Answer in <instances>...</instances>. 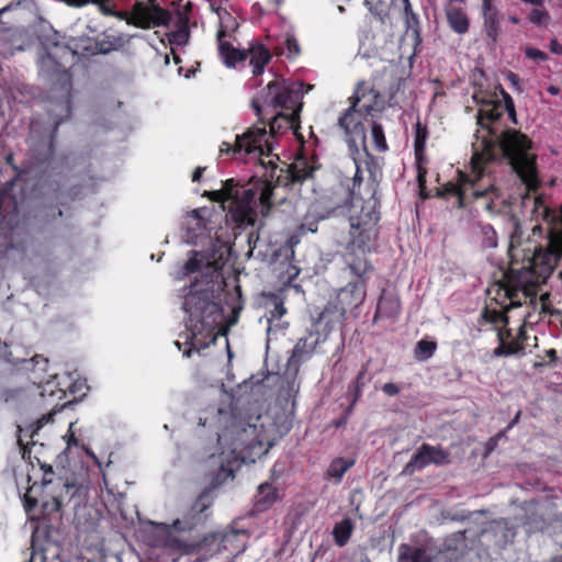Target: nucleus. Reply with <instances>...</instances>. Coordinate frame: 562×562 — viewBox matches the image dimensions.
<instances>
[{
	"label": "nucleus",
	"mask_w": 562,
	"mask_h": 562,
	"mask_svg": "<svg viewBox=\"0 0 562 562\" xmlns=\"http://www.w3.org/2000/svg\"><path fill=\"white\" fill-rule=\"evenodd\" d=\"M506 79L510 83L513 89H515L517 92H522L524 89L520 82V78L517 74L508 71V74L506 75Z\"/></svg>",
	"instance_id": "52"
},
{
	"label": "nucleus",
	"mask_w": 562,
	"mask_h": 562,
	"mask_svg": "<svg viewBox=\"0 0 562 562\" xmlns=\"http://www.w3.org/2000/svg\"><path fill=\"white\" fill-rule=\"evenodd\" d=\"M65 3H67L70 7H83L88 3H92V0H63Z\"/></svg>",
	"instance_id": "58"
},
{
	"label": "nucleus",
	"mask_w": 562,
	"mask_h": 562,
	"mask_svg": "<svg viewBox=\"0 0 562 562\" xmlns=\"http://www.w3.org/2000/svg\"><path fill=\"white\" fill-rule=\"evenodd\" d=\"M371 380L368 376V363L363 364L361 370L358 372L356 379L350 382L348 385V394L351 397L350 405L355 406L357 402L361 398L363 389L367 383Z\"/></svg>",
	"instance_id": "29"
},
{
	"label": "nucleus",
	"mask_w": 562,
	"mask_h": 562,
	"mask_svg": "<svg viewBox=\"0 0 562 562\" xmlns=\"http://www.w3.org/2000/svg\"><path fill=\"white\" fill-rule=\"evenodd\" d=\"M311 353L312 351L307 349V339L300 338L293 348L291 360H301Z\"/></svg>",
	"instance_id": "47"
},
{
	"label": "nucleus",
	"mask_w": 562,
	"mask_h": 562,
	"mask_svg": "<svg viewBox=\"0 0 562 562\" xmlns=\"http://www.w3.org/2000/svg\"><path fill=\"white\" fill-rule=\"evenodd\" d=\"M382 392L387 396H396L400 394L401 387L393 382H389L382 386Z\"/></svg>",
	"instance_id": "53"
},
{
	"label": "nucleus",
	"mask_w": 562,
	"mask_h": 562,
	"mask_svg": "<svg viewBox=\"0 0 562 562\" xmlns=\"http://www.w3.org/2000/svg\"><path fill=\"white\" fill-rule=\"evenodd\" d=\"M224 36L225 32L223 30L218 31V53L224 63L229 67H234L237 63L247 60V52L237 49L231 43L222 41Z\"/></svg>",
	"instance_id": "26"
},
{
	"label": "nucleus",
	"mask_w": 562,
	"mask_h": 562,
	"mask_svg": "<svg viewBox=\"0 0 562 562\" xmlns=\"http://www.w3.org/2000/svg\"><path fill=\"white\" fill-rule=\"evenodd\" d=\"M398 562H432L435 555L427 546L401 543L397 549Z\"/></svg>",
	"instance_id": "22"
},
{
	"label": "nucleus",
	"mask_w": 562,
	"mask_h": 562,
	"mask_svg": "<svg viewBox=\"0 0 562 562\" xmlns=\"http://www.w3.org/2000/svg\"><path fill=\"white\" fill-rule=\"evenodd\" d=\"M473 173L470 168V173L458 170V180L457 182H447L443 187V192L447 195L457 198V206L459 209L465 207L468 205L469 192H470V183H472Z\"/></svg>",
	"instance_id": "19"
},
{
	"label": "nucleus",
	"mask_w": 562,
	"mask_h": 562,
	"mask_svg": "<svg viewBox=\"0 0 562 562\" xmlns=\"http://www.w3.org/2000/svg\"><path fill=\"white\" fill-rule=\"evenodd\" d=\"M207 461L212 464H218L217 472L214 474L211 482L212 488L220 487L227 480L235 477L233 463L236 462V460H231L228 457H225L224 453H221L217 457L214 454L210 456Z\"/></svg>",
	"instance_id": "21"
},
{
	"label": "nucleus",
	"mask_w": 562,
	"mask_h": 562,
	"mask_svg": "<svg viewBox=\"0 0 562 562\" xmlns=\"http://www.w3.org/2000/svg\"><path fill=\"white\" fill-rule=\"evenodd\" d=\"M507 20L509 23H512L514 25H518L521 22L520 18L516 14H509Z\"/></svg>",
	"instance_id": "64"
},
{
	"label": "nucleus",
	"mask_w": 562,
	"mask_h": 562,
	"mask_svg": "<svg viewBox=\"0 0 562 562\" xmlns=\"http://www.w3.org/2000/svg\"><path fill=\"white\" fill-rule=\"evenodd\" d=\"M303 94L300 89L282 79L270 81L251 100V106L259 121L274 112L302 110Z\"/></svg>",
	"instance_id": "10"
},
{
	"label": "nucleus",
	"mask_w": 562,
	"mask_h": 562,
	"mask_svg": "<svg viewBox=\"0 0 562 562\" xmlns=\"http://www.w3.org/2000/svg\"><path fill=\"white\" fill-rule=\"evenodd\" d=\"M55 209L56 206H48L47 207V212H46V217H50L52 220H56L57 217H61L63 216V211L61 210H57V212H55Z\"/></svg>",
	"instance_id": "57"
},
{
	"label": "nucleus",
	"mask_w": 562,
	"mask_h": 562,
	"mask_svg": "<svg viewBox=\"0 0 562 562\" xmlns=\"http://www.w3.org/2000/svg\"><path fill=\"white\" fill-rule=\"evenodd\" d=\"M429 136V132L426 124H423L419 120L414 125V149H426V143Z\"/></svg>",
	"instance_id": "42"
},
{
	"label": "nucleus",
	"mask_w": 562,
	"mask_h": 562,
	"mask_svg": "<svg viewBox=\"0 0 562 562\" xmlns=\"http://www.w3.org/2000/svg\"><path fill=\"white\" fill-rule=\"evenodd\" d=\"M301 110L281 111L259 121L247 128L241 135H236L234 143L223 142L220 146L221 156H232L234 159L254 160L265 169L263 177L274 181L276 187L293 188L313 177L314 167L306 159L295 160L285 168L278 166L279 156L273 154V138L292 130L300 137Z\"/></svg>",
	"instance_id": "2"
},
{
	"label": "nucleus",
	"mask_w": 562,
	"mask_h": 562,
	"mask_svg": "<svg viewBox=\"0 0 562 562\" xmlns=\"http://www.w3.org/2000/svg\"><path fill=\"white\" fill-rule=\"evenodd\" d=\"M204 171H205L204 167H196L192 173V181L193 182L200 181Z\"/></svg>",
	"instance_id": "60"
},
{
	"label": "nucleus",
	"mask_w": 562,
	"mask_h": 562,
	"mask_svg": "<svg viewBox=\"0 0 562 562\" xmlns=\"http://www.w3.org/2000/svg\"><path fill=\"white\" fill-rule=\"evenodd\" d=\"M111 0H92V3L98 4L100 7V10L106 14L116 16L119 13L114 10V5H110Z\"/></svg>",
	"instance_id": "51"
},
{
	"label": "nucleus",
	"mask_w": 562,
	"mask_h": 562,
	"mask_svg": "<svg viewBox=\"0 0 562 562\" xmlns=\"http://www.w3.org/2000/svg\"><path fill=\"white\" fill-rule=\"evenodd\" d=\"M274 181L269 177H251L247 182L227 179L220 190L204 193L211 201L228 203L227 215L237 228L252 226L257 220V203L266 214L273 205Z\"/></svg>",
	"instance_id": "4"
},
{
	"label": "nucleus",
	"mask_w": 562,
	"mask_h": 562,
	"mask_svg": "<svg viewBox=\"0 0 562 562\" xmlns=\"http://www.w3.org/2000/svg\"><path fill=\"white\" fill-rule=\"evenodd\" d=\"M82 192L80 186H72L67 191H60L59 188L55 189V200L58 205L67 206L70 202L76 201Z\"/></svg>",
	"instance_id": "38"
},
{
	"label": "nucleus",
	"mask_w": 562,
	"mask_h": 562,
	"mask_svg": "<svg viewBox=\"0 0 562 562\" xmlns=\"http://www.w3.org/2000/svg\"><path fill=\"white\" fill-rule=\"evenodd\" d=\"M371 136L374 148L378 151H385L389 149V145L384 135V130L380 123L373 121L371 126Z\"/></svg>",
	"instance_id": "40"
},
{
	"label": "nucleus",
	"mask_w": 562,
	"mask_h": 562,
	"mask_svg": "<svg viewBox=\"0 0 562 562\" xmlns=\"http://www.w3.org/2000/svg\"><path fill=\"white\" fill-rule=\"evenodd\" d=\"M353 528V524L349 518H345L337 522L333 529V536L336 544L339 547L347 544L352 535Z\"/></svg>",
	"instance_id": "35"
},
{
	"label": "nucleus",
	"mask_w": 562,
	"mask_h": 562,
	"mask_svg": "<svg viewBox=\"0 0 562 562\" xmlns=\"http://www.w3.org/2000/svg\"><path fill=\"white\" fill-rule=\"evenodd\" d=\"M213 503L214 496L212 488L203 490L182 517L172 521V530L179 533L202 531L212 515L211 507Z\"/></svg>",
	"instance_id": "12"
},
{
	"label": "nucleus",
	"mask_w": 562,
	"mask_h": 562,
	"mask_svg": "<svg viewBox=\"0 0 562 562\" xmlns=\"http://www.w3.org/2000/svg\"><path fill=\"white\" fill-rule=\"evenodd\" d=\"M189 16L184 13H178L177 15V30L167 34L170 44L184 45L187 44L190 32H189Z\"/></svg>",
	"instance_id": "31"
},
{
	"label": "nucleus",
	"mask_w": 562,
	"mask_h": 562,
	"mask_svg": "<svg viewBox=\"0 0 562 562\" xmlns=\"http://www.w3.org/2000/svg\"><path fill=\"white\" fill-rule=\"evenodd\" d=\"M391 7H398L402 10L407 30L417 31L419 20L418 15L413 11L409 0H391Z\"/></svg>",
	"instance_id": "34"
},
{
	"label": "nucleus",
	"mask_w": 562,
	"mask_h": 562,
	"mask_svg": "<svg viewBox=\"0 0 562 562\" xmlns=\"http://www.w3.org/2000/svg\"><path fill=\"white\" fill-rule=\"evenodd\" d=\"M367 117L363 111L350 102V105L338 117V126L349 137L361 136L364 139L366 128L363 119Z\"/></svg>",
	"instance_id": "17"
},
{
	"label": "nucleus",
	"mask_w": 562,
	"mask_h": 562,
	"mask_svg": "<svg viewBox=\"0 0 562 562\" xmlns=\"http://www.w3.org/2000/svg\"><path fill=\"white\" fill-rule=\"evenodd\" d=\"M278 497L276 487L266 482L258 486L256 495V506L259 510L268 509L273 505Z\"/></svg>",
	"instance_id": "33"
},
{
	"label": "nucleus",
	"mask_w": 562,
	"mask_h": 562,
	"mask_svg": "<svg viewBox=\"0 0 562 562\" xmlns=\"http://www.w3.org/2000/svg\"><path fill=\"white\" fill-rule=\"evenodd\" d=\"M525 56L538 63L546 61L548 59V55L544 52L531 46H527L525 48Z\"/></svg>",
	"instance_id": "49"
},
{
	"label": "nucleus",
	"mask_w": 562,
	"mask_h": 562,
	"mask_svg": "<svg viewBox=\"0 0 562 562\" xmlns=\"http://www.w3.org/2000/svg\"><path fill=\"white\" fill-rule=\"evenodd\" d=\"M436 349V341L420 339L415 347V357L418 360H427L434 356Z\"/></svg>",
	"instance_id": "39"
},
{
	"label": "nucleus",
	"mask_w": 562,
	"mask_h": 562,
	"mask_svg": "<svg viewBox=\"0 0 562 562\" xmlns=\"http://www.w3.org/2000/svg\"><path fill=\"white\" fill-rule=\"evenodd\" d=\"M248 54L249 64L252 66L254 76H260L271 59L269 49L261 43L251 44Z\"/></svg>",
	"instance_id": "24"
},
{
	"label": "nucleus",
	"mask_w": 562,
	"mask_h": 562,
	"mask_svg": "<svg viewBox=\"0 0 562 562\" xmlns=\"http://www.w3.org/2000/svg\"><path fill=\"white\" fill-rule=\"evenodd\" d=\"M367 285L362 280H351L345 286L335 291L324 310L316 318V324L331 329L345 319L348 312L357 310L364 302Z\"/></svg>",
	"instance_id": "11"
},
{
	"label": "nucleus",
	"mask_w": 562,
	"mask_h": 562,
	"mask_svg": "<svg viewBox=\"0 0 562 562\" xmlns=\"http://www.w3.org/2000/svg\"><path fill=\"white\" fill-rule=\"evenodd\" d=\"M527 19L531 24H535L537 26H547L550 22L551 16H550L548 10L543 5V7H533L530 10Z\"/></svg>",
	"instance_id": "41"
},
{
	"label": "nucleus",
	"mask_w": 562,
	"mask_h": 562,
	"mask_svg": "<svg viewBox=\"0 0 562 562\" xmlns=\"http://www.w3.org/2000/svg\"><path fill=\"white\" fill-rule=\"evenodd\" d=\"M482 232L485 236V246L491 247V248L496 247L497 246V235H496V232L493 228V226L490 224H486V225L482 226Z\"/></svg>",
	"instance_id": "48"
},
{
	"label": "nucleus",
	"mask_w": 562,
	"mask_h": 562,
	"mask_svg": "<svg viewBox=\"0 0 562 562\" xmlns=\"http://www.w3.org/2000/svg\"><path fill=\"white\" fill-rule=\"evenodd\" d=\"M404 88H405V79L402 77L394 78L390 82L389 87V95H387V106L395 108L400 106L401 101L404 97Z\"/></svg>",
	"instance_id": "36"
},
{
	"label": "nucleus",
	"mask_w": 562,
	"mask_h": 562,
	"mask_svg": "<svg viewBox=\"0 0 562 562\" xmlns=\"http://www.w3.org/2000/svg\"><path fill=\"white\" fill-rule=\"evenodd\" d=\"M356 172L352 187H333L313 204L319 220L349 213V236L352 245L364 248L379 235L380 199L378 190L381 170L376 158L363 146V155L353 158Z\"/></svg>",
	"instance_id": "1"
},
{
	"label": "nucleus",
	"mask_w": 562,
	"mask_h": 562,
	"mask_svg": "<svg viewBox=\"0 0 562 562\" xmlns=\"http://www.w3.org/2000/svg\"><path fill=\"white\" fill-rule=\"evenodd\" d=\"M112 49H113V47H112L111 43L103 42V43L99 44V52L102 53V54H108Z\"/></svg>",
	"instance_id": "61"
},
{
	"label": "nucleus",
	"mask_w": 562,
	"mask_h": 562,
	"mask_svg": "<svg viewBox=\"0 0 562 562\" xmlns=\"http://www.w3.org/2000/svg\"><path fill=\"white\" fill-rule=\"evenodd\" d=\"M533 214L536 218H541L548 225L547 245L536 248L531 259L528 261L531 271L528 273H537V280H516L515 284L506 290V295L517 297L522 295L528 297L535 294L537 282H546L553 272L558 262L562 259V206L559 211L549 207L541 195L535 198Z\"/></svg>",
	"instance_id": "5"
},
{
	"label": "nucleus",
	"mask_w": 562,
	"mask_h": 562,
	"mask_svg": "<svg viewBox=\"0 0 562 562\" xmlns=\"http://www.w3.org/2000/svg\"><path fill=\"white\" fill-rule=\"evenodd\" d=\"M54 155L53 136L33 142L30 147L29 157L32 165L42 166L52 159Z\"/></svg>",
	"instance_id": "23"
},
{
	"label": "nucleus",
	"mask_w": 562,
	"mask_h": 562,
	"mask_svg": "<svg viewBox=\"0 0 562 562\" xmlns=\"http://www.w3.org/2000/svg\"><path fill=\"white\" fill-rule=\"evenodd\" d=\"M44 476H43V484L46 485V484H49L52 482V479L48 477V475H53L54 474V471H53V468L50 465H48L47 468H44Z\"/></svg>",
	"instance_id": "59"
},
{
	"label": "nucleus",
	"mask_w": 562,
	"mask_h": 562,
	"mask_svg": "<svg viewBox=\"0 0 562 562\" xmlns=\"http://www.w3.org/2000/svg\"><path fill=\"white\" fill-rule=\"evenodd\" d=\"M203 259L200 257L198 251H192V256L187 260L183 266L184 273L190 274L199 271L202 267Z\"/></svg>",
	"instance_id": "45"
},
{
	"label": "nucleus",
	"mask_w": 562,
	"mask_h": 562,
	"mask_svg": "<svg viewBox=\"0 0 562 562\" xmlns=\"http://www.w3.org/2000/svg\"><path fill=\"white\" fill-rule=\"evenodd\" d=\"M364 4L375 15L383 16L390 14V8L384 4L383 0H364Z\"/></svg>",
	"instance_id": "46"
},
{
	"label": "nucleus",
	"mask_w": 562,
	"mask_h": 562,
	"mask_svg": "<svg viewBox=\"0 0 562 562\" xmlns=\"http://www.w3.org/2000/svg\"><path fill=\"white\" fill-rule=\"evenodd\" d=\"M482 146L481 150H473L470 159L473 179L469 187L468 205L475 203L492 215L505 213L512 204L509 198L494 183L491 176H485L487 166L495 159L494 146L487 140Z\"/></svg>",
	"instance_id": "6"
},
{
	"label": "nucleus",
	"mask_w": 562,
	"mask_h": 562,
	"mask_svg": "<svg viewBox=\"0 0 562 562\" xmlns=\"http://www.w3.org/2000/svg\"><path fill=\"white\" fill-rule=\"evenodd\" d=\"M496 336L498 345L493 350V357L495 358H507L513 356H524L526 353L527 341L529 335L526 329V325L521 324L517 333L514 334L513 329L508 326H501L496 328Z\"/></svg>",
	"instance_id": "13"
},
{
	"label": "nucleus",
	"mask_w": 562,
	"mask_h": 562,
	"mask_svg": "<svg viewBox=\"0 0 562 562\" xmlns=\"http://www.w3.org/2000/svg\"><path fill=\"white\" fill-rule=\"evenodd\" d=\"M268 297L272 304V308L269 311V321L272 322L276 319H280L286 313L283 300L279 295L273 293H270Z\"/></svg>",
	"instance_id": "43"
},
{
	"label": "nucleus",
	"mask_w": 562,
	"mask_h": 562,
	"mask_svg": "<svg viewBox=\"0 0 562 562\" xmlns=\"http://www.w3.org/2000/svg\"><path fill=\"white\" fill-rule=\"evenodd\" d=\"M400 301L395 296L387 294L386 291L383 290L378 300L374 313V321L381 318H395L400 314Z\"/></svg>",
	"instance_id": "25"
},
{
	"label": "nucleus",
	"mask_w": 562,
	"mask_h": 562,
	"mask_svg": "<svg viewBox=\"0 0 562 562\" xmlns=\"http://www.w3.org/2000/svg\"><path fill=\"white\" fill-rule=\"evenodd\" d=\"M349 102L355 103L363 111L364 115L372 119L382 113L387 106L385 98L367 81H360L356 86Z\"/></svg>",
	"instance_id": "15"
},
{
	"label": "nucleus",
	"mask_w": 562,
	"mask_h": 562,
	"mask_svg": "<svg viewBox=\"0 0 562 562\" xmlns=\"http://www.w3.org/2000/svg\"><path fill=\"white\" fill-rule=\"evenodd\" d=\"M447 21L450 29L458 34H465L470 27V20L460 7L450 5L446 8Z\"/></svg>",
	"instance_id": "27"
},
{
	"label": "nucleus",
	"mask_w": 562,
	"mask_h": 562,
	"mask_svg": "<svg viewBox=\"0 0 562 562\" xmlns=\"http://www.w3.org/2000/svg\"><path fill=\"white\" fill-rule=\"evenodd\" d=\"M520 415H521V412L518 411L517 414L515 415V417L509 422V424L507 425L506 429H512L516 424H518L519 419H520Z\"/></svg>",
	"instance_id": "62"
},
{
	"label": "nucleus",
	"mask_w": 562,
	"mask_h": 562,
	"mask_svg": "<svg viewBox=\"0 0 562 562\" xmlns=\"http://www.w3.org/2000/svg\"><path fill=\"white\" fill-rule=\"evenodd\" d=\"M431 464L443 465L450 462V454L440 447L430 446L428 449Z\"/></svg>",
	"instance_id": "44"
},
{
	"label": "nucleus",
	"mask_w": 562,
	"mask_h": 562,
	"mask_svg": "<svg viewBox=\"0 0 562 562\" xmlns=\"http://www.w3.org/2000/svg\"><path fill=\"white\" fill-rule=\"evenodd\" d=\"M373 239L367 247L359 248L349 241V252L347 255V266L355 280H362L367 284V274L373 270L372 263L367 259L366 254L370 252L374 248Z\"/></svg>",
	"instance_id": "16"
},
{
	"label": "nucleus",
	"mask_w": 562,
	"mask_h": 562,
	"mask_svg": "<svg viewBox=\"0 0 562 562\" xmlns=\"http://www.w3.org/2000/svg\"><path fill=\"white\" fill-rule=\"evenodd\" d=\"M18 204L14 195L7 189L0 190V229H3L7 216L15 217Z\"/></svg>",
	"instance_id": "32"
},
{
	"label": "nucleus",
	"mask_w": 562,
	"mask_h": 562,
	"mask_svg": "<svg viewBox=\"0 0 562 562\" xmlns=\"http://www.w3.org/2000/svg\"><path fill=\"white\" fill-rule=\"evenodd\" d=\"M209 271L201 280L195 279L191 284L188 294L183 300V310L188 314L187 328L190 336L184 342L186 348L176 341V346L184 357L190 358L193 351H200L215 340L216 330L223 322V308L221 306L218 283L220 272L210 262L206 265Z\"/></svg>",
	"instance_id": "3"
},
{
	"label": "nucleus",
	"mask_w": 562,
	"mask_h": 562,
	"mask_svg": "<svg viewBox=\"0 0 562 562\" xmlns=\"http://www.w3.org/2000/svg\"><path fill=\"white\" fill-rule=\"evenodd\" d=\"M503 157L524 183L527 193L536 192L541 181L538 176L537 156L531 153L532 142L518 130L507 128L498 137Z\"/></svg>",
	"instance_id": "8"
},
{
	"label": "nucleus",
	"mask_w": 562,
	"mask_h": 562,
	"mask_svg": "<svg viewBox=\"0 0 562 562\" xmlns=\"http://www.w3.org/2000/svg\"><path fill=\"white\" fill-rule=\"evenodd\" d=\"M494 1L495 0H482L481 15L486 37L493 43H496L502 32V14Z\"/></svg>",
	"instance_id": "18"
},
{
	"label": "nucleus",
	"mask_w": 562,
	"mask_h": 562,
	"mask_svg": "<svg viewBox=\"0 0 562 562\" xmlns=\"http://www.w3.org/2000/svg\"><path fill=\"white\" fill-rule=\"evenodd\" d=\"M414 155H415V162H416V167H417V182H418V187H419V190L420 192L423 193L424 190H426V178H427V164H428V158H427V155H426V149H422L418 150V149H414Z\"/></svg>",
	"instance_id": "37"
},
{
	"label": "nucleus",
	"mask_w": 562,
	"mask_h": 562,
	"mask_svg": "<svg viewBox=\"0 0 562 562\" xmlns=\"http://www.w3.org/2000/svg\"><path fill=\"white\" fill-rule=\"evenodd\" d=\"M498 440L497 438L491 437L485 443V454H490L497 447Z\"/></svg>",
	"instance_id": "56"
},
{
	"label": "nucleus",
	"mask_w": 562,
	"mask_h": 562,
	"mask_svg": "<svg viewBox=\"0 0 562 562\" xmlns=\"http://www.w3.org/2000/svg\"><path fill=\"white\" fill-rule=\"evenodd\" d=\"M428 449H430V445L423 443L406 463L405 472L412 474L431 464Z\"/></svg>",
	"instance_id": "30"
},
{
	"label": "nucleus",
	"mask_w": 562,
	"mask_h": 562,
	"mask_svg": "<svg viewBox=\"0 0 562 562\" xmlns=\"http://www.w3.org/2000/svg\"><path fill=\"white\" fill-rule=\"evenodd\" d=\"M471 85L472 100L481 105L476 120L482 128H490V124L498 121L504 112H507L513 123H517L514 101L501 83L492 86L484 70L476 69L472 75Z\"/></svg>",
	"instance_id": "7"
},
{
	"label": "nucleus",
	"mask_w": 562,
	"mask_h": 562,
	"mask_svg": "<svg viewBox=\"0 0 562 562\" xmlns=\"http://www.w3.org/2000/svg\"><path fill=\"white\" fill-rule=\"evenodd\" d=\"M547 357L550 359L551 362H554L557 361L558 359V353H557V350L555 349H549L547 350Z\"/></svg>",
	"instance_id": "63"
},
{
	"label": "nucleus",
	"mask_w": 562,
	"mask_h": 562,
	"mask_svg": "<svg viewBox=\"0 0 562 562\" xmlns=\"http://www.w3.org/2000/svg\"><path fill=\"white\" fill-rule=\"evenodd\" d=\"M37 505L36 498L32 497L26 493L24 495V507L26 512H31Z\"/></svg>",
	"instance_id": "54"
},
{
	"label": "nucleus",
	"mask_w": 562,
	"mask_h": 562,
	"mask_svg": "<svg viewBox=\"0 0 562 562\" xmlns=\"http://www.w3.org/2000/svg\"><path fill=\"white\" fill-rule=\"evenodd\" d=\"M172 20L170 11L161 7L148 8L145 2L136 1L132 8L127 24L138 29L148 30L158 26H168Z\"/></svg>",
	"instance_id": "14"
},
{
	"label": "nucleus",
	"mask_w": 562,
	"mask_h": 562,
	"mask_svg": "<svg viewBox=\"0 0 562 562\" xmlns=\"http://www.w3.org/2000/svg\"><path fill=\"white\" fill-rule=\"evenodd\" d=\"M239 440L243 449L249 454L260 456L267 453L268 449L272 446L267 438L259 436L256 425H248L244 428Z\"/></svg>",
	"instance_id": "20"
},
{
	"label": "nucleus",
	"mask_w": 562,
	"mask_h": 562,
	"mask_svg": "<svg viewBox=\"0 0 562 562\" xmlns=\"http://www.w3.org/2000/svg\"><path fill=\"white\" fill-rule=\"evenodd\" d=\"M549 47H550L551 53L557 54V55L562 54V44L557 38H553L550 41Z\"/></svg>",
	"instance_id": "55"
},
{
	"label": "nucleus",
	"mask_w": 562,
	"mask_h": 562,
	"mask_svg": "<svg viewBox=\"0 0 562 562\" xmlns=\"http://www.w3.org/2000/svg\"><path fill=\"white\" fill-rule=\"evenodd\" d=\"M529 271H531V268H529V266L527 265L518 270L510 268L508 273L505 274L503 282L497 284L496 296L493 297V301H495V303L497 305H499L501 310L485 306L481 313V317L486 323H490L493 325L502 324V326L507 327L509 325V318L506 314L507 311H509L510 308H514V307L521 306L522 304L533 303V301L536 300L537 294H538V289L543 282H537L535 294H532L528 297H525L522 295H518L517 297H514V296L512 297L509 295L508 296L505 295V294H507L506 290H508L509 286L517 285L516 286L517 289H519L521 286L520 284L519 285L515 284L516 280H518V279L519 280H528V281L530 280V282H533L535 280H537V273L529 274L528 273Z\"/></svg>",
	"instance_id": "9"
},
{
	"label": "nucleus",
	"mask_w": 562,
	"mask_h": 562,
	"mask_svg": "<svg viewBox=\"0 0 562 562\" xmlns=\"http://www.w3.org/2000/svg\"><path fill=\"white\" fill-rule=\"evenodd\" d=\"M356 463L353 458L347 459L342 457L335 458L328 465L325 477L334 479L336 483H340L345 473Z\"/></svg>",
	"instance_id": "28"
},
{
	"label": "nucleus",
	"mask_w": 562,
	"mask_h": 562,
	"mask_svg": "<svg viewBox=\"0 0 562 562\" xmlns=\"http://www.w3.org/2000/svg\"><path fill=\"white\" fill-rule=\"evenodd\" d=\"M285 45L288 49V57H294L299 55L300 45L294 36H288L285 40Z\"/></svg>",
	"instance_id": "50"
}]
</instances>
